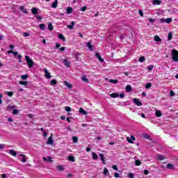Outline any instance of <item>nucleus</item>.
Listing matches in <instances>:
<instances>
[{
  "instance_id": "obj_50",
  "label": "nucleus",
  "mask_w": 178,
  "mask_h": 178,
  "mask_svg": "<svg viewBox=\"0 0 178 178\" xmlns=\"http://www.w3.org/2000/svg\"><path fill=\"white\" fill-rule=\"evenodd\" d=\"M128 177H129V178H134V174H133V173H129V174H128Z\"/></svg>"
},
{
  "instance_id": "obj_12",
  "label": "nucleus",
  "mask_w": 178,
  "mask_h": 178,
  "mask_svg": "<svg viewBox=\"0 0 178 178\" xmlns=\"http://www.w3.org/2000/svg\"><path fill=\"white\" fill-rule=\"evenodd\" d=\"M95 56L96 58H97V59H99V62H101L102 63H104V58H101V54H99V53H96Z\"/></svg>"
},
{
  "instance_id": "obj_39",
  "label": "nucleus",
  "mask_w": 178,
  "mask_h": 178,
  "mask_svg": "<svg viewBox=\"0 0 178 178\" xmlns=\"http://www.w3.org/2000/svg\"><path fill=\"white\" fill-rule=\"evenodd\" d=\"M28 78H29V75H27V74L21 76V79H22V80H26V79H28Z\"/></svg>"
},
{
  "instance_id": "obj_49",
  "label": "nucleus",
  "mask_w": 178,
  "mask_h": 178,
  "mask_svg": "<svg viewBox=\"0 0 178 178\" xmlns=\"http://www.w3.org/2000/svg\"><path fill=\"white\" fill-rule=\"evenodd\" d=\"M7 95H8V97H13V92H6Z\"/></svg>"
},
{
  "instance_id": "obj_23",
  "label": "nucleus",
  "mask_w": 178,
  "mask_h": 178,
  "mask_svg": "<svg viewBox=\"0 0 178 178\" xmlns=\"http://www.w3.org/2000/svg\"><path fill=\"white\" fill-rule=\"evenodd\" d=\"M75 23L74 22H71V25H67V29H69L70 30H73V26H74Z\"/></svg>"
},
{
  "instance_id": "obj_54",
  "label": "nucleus",
  "mask_w": 178,
  "mask_h": 178,
  "mask_svg": "<svg viewBox=\"0 0 178 178\" xmlns=\"http://www.w3.org/2000/svg\"><path fill=\"white\" fill-rule=\"evenodd\" d=\"M170 95L171 97H175V92H174L173 90H170Z\"/></svg>"
},
{
  "instance_id": "obj_41",
  "label": "nucleus",
  "mask_w": 178,
  "mask_h": 178,
  "mask_svg": "<svg viewBox=\"0 0 178 178\" xmlns=\"http://www.w3.org/2000/svg\"><path fill=\"white\" fill-rule=\"evenodd\" d=\"M172 32H170L169 33H168V41H171V40H172Z\"/></svg>"
},
{
  "instance_id": "obj_17",
  "label": "nucleus",
  "mask_w": 178,
  "mask_h": 178,
  "mask_svg": "<svg viewBox=\"0 0 178 178\" xmlns=\"http://www.w3.org/2000/svg\"><path fill=\"white\" fill-rule=\"evenodd\" d=\"M154 41L156 42H161L162 41V39L158 36V35L154 36Z\"/></svg>"
},
{
  "instance_id": "obj_36",
  "label": "nucleus",
  "mask_w": 178,
  "mask_h": 178,
  "mask_svg": "<svg viewBox=\"0 0 178 178\" xmlns=\"http://www.w3.org/2000/svg\"><path fill=\"white\" fill-rule=\"evenodd\" d=\"M92 156L93 159H95V160L98 159V155L97 154H95V152H93L92 154Z\"/></svg>"
},
{
  "instance_id": "obj_56",
  "label": "nucleus",
  "mask_w": 178,
  "mask_h": 178,
  "mask_svg": "<svg viewBox=\"0 0 178 178\" xmlns=\"http://www.w3.org/2000/svg\"><path fill=\"white\" fill-rule=\"evenodd\" d=\"M3 97V95L2 93H0V104H2V97Z\"/></svg>"
},
{
  "instance_id": "obj_29",
  "label": "nucleus",
  "mask_w": 178,
  "mask_h": 178,
  "mask_svg": "<svg viewBox=\"0 0 178 178\" xmlns=\"http://www.w3.org/2000/svg\"><path fill=\"white\" fill-rule=\"evenodd\" d=\"M110 97H111V98H118V97H119V94L112 93L110 95Z\"/></svg>"
},
{
  "instance_id": "obj_42",
  "label": "nucleus",
  "mask_w": 178,
  "mask_h": 178,
  "mask_svg": "<svg viewBox=\"0 0 178 178\" xmlns=\"http://www.w3.org/2000/svg\"><path fill=\"white\" fill-rule=\"evenodd\" d=\"M68 159H69V161H71L72 162H74V157L73 156H69Z\"/></svg>"
},
{
  "instance_id": "obj_9",
  "label": "nucleus",
  "mask_w": 178,
  "mask_h": 178,
  "mask_svg": "<svg viewBox=\"0 0 178 178\" xmlns=\"http://www.w3.org/2000/svg\"><path fill=\"white\" fill-rule=\"evenodd\" d=\"M44 76L46 77V79H51V73H49V72H48V70H47V68H44Z\"/></svg>"
},
{
  "instance_id": "obj_38",
  "label": "nucleus",
  "mask_w": 178,
  "mask_h": 178,
  "mask_svg": "<svg viewBox=\"0 0 178 178\" xmlns=\"http://www.w3.org/2000/svg\"><path fill=\"white\" fill-rule=\"evenodd\" d=\"M145 61V56H140L139 58V62L143 63Z\"/></svg>"
},
{
  "instance_id": "obj_33",
  "label": "nucleus",
  "mask_w": 178,
  "mask_h": 178,
  "mask_svg": "<svg viewBox=\"0 0 178 178\" xmlns=\"http://www.w3.org/2000/svg\"><path fill=\"white\" fill-rule=\"evenodd\" d=\"M48 29L50 31H52V30H54V26H52V23H49L48 24Z\"/></svg>"
},
{
  "instance_id": "obj_4",
  "label": "nucleus",
  "mask_w": 178,
  "mask_h": 178,
  "mask_svg": "<svg viewBox=\"0 0 178 178\" xmlns=\"http://www.w3.org/2000/svg\"><path fill=\"white\" fill-rule=\"evenodd\" d=\"M63 63L65 65V66H66V67H70V65H72L70 63V62L69 61V59H67V58H65L63 60Z\"/></svg>"
},
{
  "instance_id": "obj_10",
  "label": "nucleus",
  "mask_w": 178,
  "mask_h": 178,
  "mask_svg": "<svg viewBox=\"0 0 178 178\" xmlns=\"http://www.w3.org/2000/svg\"><path fill=\"white\" fill-rule=\"evenodd\" d=\"M99 158L102 161V163L104 165H106V161H105V156H104L103 154H99Z\"/></svg>"
},
{
  "instance_id": "obj_64",
  "label": "nucleus",
  "mask_w": 178,
  "mask_h": 178,
  "mask_svg": "<svg viewBox=\"0 0 178 178\" xmlns=\"http://www.w3.org/2000/svg\"><path fill=\"white\" fill-rule=\"evenodd\" d=\"M114 177H116V178L119 177V173L115 172V173L114 174Z\"/></svg>"
},
{
  "instance_id": "obj_18",
  "label": "nucleus",
  "mask_w": 178,
  "mask_h": 178,
  "mask_svg": "<svg viewBox=\"0 0 178 178\" xmlns=\"http://www.w3.org/2000/svg\"><path fill=\"white\" fill-rule=\"evenodd\" d=\"M167 169H175V165L172 163H168L166 166Z\"/></svg>"
},
{
  "instance_id": "obj_37",
  "label": "nucleus",
  "mask_w": 178,
  "mask_h": 178,
  "mask_svg": "<svg viewBox=\"0 0 178 178\" xmlns=\"http://www.w3.org/2000/svg\"><path fill=\"white\" fill-rule=\"evenodd\" d=\"M72 140H73V143H74V144H76V143H77V141H79V138L76 136H72Z\"/></svg>"
},
{
  "instance_id": "obj_25",
  "label": "nucleus",
  "mask_w": 178,
  "mask_h": 178,
  "mask_svg": "<svg viewBox=\"0 0 178 178\" xmlns=\"http://www.w3.org/2000/svg\"><path fill=\"white\" fill-rule=\"evenodd\" d=\"M125 90L127 92H131V86L130 85H127Z\"/></svg>"
},
{
  "instance_id": "obj_63",
  "label": "nucleus",
  "mask_w": 178,
  "mask_h": 178,
  "mask_svg": "<svg viewBox=\"0 0 178 178\" xmlns=\"http://www.w3.org/2000/svg\"><path fill=\"white\" fill-rule=\"evenodd\" d=\"M112 168L114 170H118V166L117 165H113Z\"/></svg>"
},
{
  "instance_id": "obj_2",
  "label": "nucleus",
  "mask_w": 178,
  "mask_h": 178,
  "mask_svg": "<svg viewBox=\"0 0 178 178\" xmlns=\"http://www.w3.org/2000/svg\"><path fill=\"white\" fill-rule=\"evenodd\" d=\"M172 60L178 62V51L177 50H172Z\"/></svg>"
},
{
  "instance_id": "obj_15",
  "label": "nucleus",
  "mask_w": 178,
  "mask_h": 178,
  "mask_svg": "<svg viewBox=\"0 0 178 178\" xmlns=\"http://www.w3.org/2000/svg\"><path fill=\"white\" fill-rule=\"evenodd\" d=\"M153 5H161L162 1L161 0H154L152 2Z\"/></svg>"
},
{
  "instance_id": "obj_22",
  "label": "nucleus",
  "mask_w": 178,
  "mask_h": 178,
  "mask_svg": "<svg viewBox=\"0 0 178 178\" xmlns=\"http://www.w3.org/2000/svg\"><path fill=\"white\" fill-rule=\"evenodd\" d=\"M79 113H81L82 115H87V111H86L83 108H80Z\"/></svg>"
},
{
  "instance_id": "obj_21",
  "label": "nucleus",
  "mask_w": 178,
  "mask_h": 178,
  "mask_svg": "<svg viewBox=\"0 0 178 178\" xmlns=\"http://www.w3.org/2000/svg\"><path fill=\"white\" fill-rule=\"evenodd\" d=\"M67 15H70L71 13H73V8H72V7H68L67 8Z\"/></svg>"
},
{
  "instance_id": "obj_11",
  "label": "nucleus",
  "mask_w": 178,
  "mask_h": 178,
  "mask_svg": "<svg viewBox=\"0 0 178 178\" xmlns=\"http://www.w3.org/2000/svg\"><path fill=\"white\" fill-rule=\"evenodd\" d=\"M43 161H44V162H50V163L53 162L52 157L51 156H47V158L43 157Z\"/></svg>"
},
{
  "instance_id": "obj_57",
  "label": "nucleus",
  "mask_w": 178,
  "mask_h": 178,
  "mask_svg": "<svg viewBox=\"0 0 178 178\" xmlns=\"http://www.w3.org/2000/svg\"><path fill=\"white\" fill-rule=\"evenodd\" d=\"M152 69H154V65H149V66L148 67V70H149V72H151V70H152Z\"/></svg>"
},
{
  "instance_id": "obj_30",
  "label": "nucleus",
  "mask_w": 178,
  "mask_h": 178,
  "mask_svg": "<svg viewBox=\"0 0 178 178\" xmlns=\"http://www.w3.org/2000/svg\"><path fill=\"white\" fill-rule=\"evenodd\" d=\"M156 118H161V116H162V113L161 112V111H156Z\"/></svg>"
},
{
  "instance_id": "obj_59",
  "label": "nucleus",
  "mask_w": 178,
  "mask_h": 178,
  "mask_svg": "<svg viewBox=\"0 0 178 178\" xmlns=\"http://www.w3.org/2000/svg\"><path fill=\"white\" fill-rule=\"evenodd\" d=\"M19 10H21V12H23V10H24V6H19Z\"/></svg>"
},
{
  "instance_id": "obj_7",
  "label": "nucleus",
  "mask_w": 178,
  "mask_h": 178,
  "mask_svg": "<svg viewBox=\"0 0 178 178\" xmlns=\"http://www.w3.org/2000/svg\"><path fill=\"white\" fill-rule=\"evenodd\" d=\"M46 144L49 145H54V140H52V134L49 137Z\"/></svg>"
},
{
  "instance_id": "obj_34",
  "label": "nucleus",
  "mask_w": 178,
  "mask_h": 178,
  "mask_svg": "<svg viewBox=\"0 0 178 178\" xmlns=\"http://www.w3.org/2000/svg\"><path fill=\"white\" fill-rule=\"evenodd\" d=\"M15 108H16V106L8 105L7 106V111H11L12 109H15Z\"/></svg>"
},
{
  "instance_id": "obj_52",
  "label": "nucleus",
  "mask_w": 178,
  "mask_h": 178,
  "mask_svg": "<svg viewBox=\"0 0 178 178\" xmlns=\"http://www.w3.org/2000/svg\"><path fill=\"white\" fill-rule=\"evenodd\" d=\"M79 55H80V54L78 53V54H76V56H75V59H76V62H79Z\"/></svg>"
},
{
  "instance_id": "obj_60",
  "label": "nucleus",
  "mask_w": 178,
  "mask_h": 178,
  "mask_svg": "<svg viewBox=\"0 0 178 178\" xmlns=\"http://www.w3.org/2000/svg\"><path fill=\"white\" fill-rule=\"evenodd\" d=\"M139 15L141 17L144 16V13H143V10H139Z\"/></svg>"
},
{
  "instance_id": "obj_55",
  "label": "nucleus",
  "mask_w": 178,
  "mask_h": 178,
  "mask_svg": "<svg viewBox=\"0 0 178 178\" xmlns=\"http://www.w3.org/2000/svg\"><path fill=\"white\" fill-rule=\"evenodd\" d=\"M160 22H161V23H166V19H165V18H161V19H160Z\"/></svg>"
},
{
  "instance_id": "obj_51",
  "label": "nucleus",
  "mask_w": 178,
  "mask_h": 178,
  "mask_svg": "<svg viewBox=\"0 0 178 178\" xmlns=\"http://www.w3.org/2000/svg\"><path fill=\"white\" fill-rule=\"evenodd\" d=\"M24 37H30V33L25 32L23 33Z\"/></svg>"
},
{
  "instance_id": "obj_26",
  "label": "nucleus",
  "mask_w": 178,
  "mask_h": 178,
  "mask_svg": "<svg viewBox=\"0 0 178 178\" xmlns=\"http://www.w3.org/2000/svg\"><path fill=\"white\" fill-rule=\"evenodd\" d=\"M58 84V81L56 79H53L50 81L51 86H56Z\"/></svg>"
},
{
  "instance_id": "obj_19",
  "label": "nucleus",
  "mask_w": 178,
  "mask_h": 178,
  "mask_svg": "<svg viewBox=\"0 0 178 178\" xmlns=\"http://www.w3.org/2000/svg\"><path fill=\"white\" fill-rule=\"evenodd\" d=\"M58 7V0H55L54 2L51 4V8H54V9H55V8Z\"/></svg>"
},
{
  "instance_id": "obj_53",
  "label": "nucleus",
  "mask_w": 178,
  "mask_h": 178,
  "mask_svg": "<svg viewBox=\"0 0 178 178\" xmlns=\"http://www.w3.org/2000/svg\"><path fill=\"white\" fill-rule=\"evenodd\" d=\"M35 17L38 20H42V17L41 15H38Z\"/></svg>"
},
{
  "instance_id": "obj_16",
  "label": "nucleus",
  "mask_w": 178,
  "mask_h": 178,
  "mask_svg": "<svg viewBox=\"0 0 178 178\" xmlns=\"http://www.w3.org/2000/svg\"><path fill=\"white\" fill-rule=\"evenodd\" d=\"M86 46L88 48H89L90 51H94V49L92 48V45L91 44V42H87Z\"/></svg>"
},
{
  "instance_id": "obj_13",
  "label": "nucleus",
  "mask_w": 178,
  "mask_h": 178,
  "mask_svg": "<svg viewBox=\"0 0 178 178\" xmlns=\"http://www.w3.org/2000/svg\"><path fill=\"white\" fill-rule=\"evenodd\" d=\"M9 154L10 155H11L12 156H16V155H17V153L16 152V151H15V149H10L9 151Z\"/></svg>"
},
{
  "instance_id": "obj_6",
  "label": "nucleus",
  "mask_w": 178,
  "mask_h": 178,
  "mask_svg": "<svg viewBox=\"0 0 178 178\" xmlns=\"http://www.w3.org/2000/svg\"><path fill=\"white\" fill-rule=\"evenodd\" d=\"M133 102H134L135 105H137V106H141L143 105V103L138 100V99H133Z\"/></svg>"
},
{
  "instance_id": "obj_24",
  "label": "nucleus",
  "mask_w": 178,
  "mask_h": 178,
  "mask_svg": "<svg viewBox=\"0 0 178 178\" xmlns=\"http://www.w3.org/2000/svg\"><path fill=\"white\" fill-rule=\"evenodd\" d=\"M39 28L40 29V30H45V29H47V26H45V24H39Z\"/></svg>"
},
{
  "instance_id": "obj_44",
  "label": "nucleus",
  "mask_w": 178,
  "mask_h": 178,
  "mask_svg": "<svg viewBox=\"0 0 178 178\" xmlns=\"http://www.w3.org/2000/svg\"><path fill=\"white\" fill-rule=\"evenodd\" d=\"M165 23H168L169 24V23H172V18L169 17V18H167L165 19Z\"/></svg>"
},
{
  "instance_id": "obj_20",
  "label": "nucleus",
  "mask_w": 178,
  "mask_h": 178,
  "mask_svg": "<svg viewBox=\"0 0 178 178\" xmlns=\"http://www.w3.org/2000/svg\"><path fill=\"white\" fill-rule=\"evenodd\" d=\"M64 84H65V86H66L67 87V88L71 89L73 88V86H72V84L69 83V82H67V81H65Z\"/></svg>"
},
{
  "instance_id": "obj_8",
  "label": "nucleus",
  "mask_w": 178,
  "mask_h": 178,
  "mask_svg": "<svg viewBox=\"0 0 178 178\" xmlns=\"http://www.w3.org/2000/svg\"><path fill=\"white\" fill-rule=\"evenodd\" d=\"M31 13H32V15H34V16H35L36 15H38V8H31Z\"/></svg>"
},
{
  "instance_id": "obj_46",
  "label": "nucleus",
  "mask_w": 178,
  "mask_h": 178,
  "mask_svg": "<svg viewBox=\"0 0 178 178\" xmlns=\"http://www.w3.org/2000/svg\"><path fill=\"white\" fill-rule=\"evenodd\" d=\"M65 111L67 112H70L72 111V108H70V106H65Z\"/></svg>"
},
{
  "instance_id": "obj_47",
  "label": "nucleus",
  "mask_w": 178,
  "mask_h": 178,
  "mask_svg": "<svg viewBox=\"0 0 178 178\" xmlns=\"http://www.w3.org/2000/svg\"><path fill=\"white\" fill-rule=\"evenodd\" d=\"M17 113H19V110H13V115H17Z\"/></svg>"
},
{
  "instance_id": "obj_14",
  "label": "nucleus",
  "mask_w": 178,
  "mask_h": 178,
  "mask_svg": "<svg viewBox=\"0 0 178 178\" xmlns=\"http://www.w3.org/2000/svg\"><path fill=\"white\" fill-rule=\"evenodd\" d=\"M18 156H22V159H21V162H22L23 163H24V162H26V155L24 154H19Z\"/></svg>"
},
{
  "instance_id": "obj_31",
  "label": "nucleus",
  "mask_w": 178,
  "mask_h": 178,
  "mask_svg": "<svg viewBox=\"0 0 178 178\" xmlns=\"http://www.w3.org/2000/svg\"><path fill=\"white\" fill-rule=\"evenodd\" d=\"M19 84L21 86H27V84H29V81H20Z\"/></svg>"
},
{
  "instance_id": "obj_27",
  "label": "nucleus",
  "mask_w": 178,
  "mask_h": 178,
  "mask_svg": "<svg viewBox=\"0 0 178 178\" xmlns=\"http://www.w3.org/2000/svg\"><path fill=\"white\" fill-rule=\"evenodd\" d=\"M56 168L58 170H60V172H63V170H65L63 165H57Z\"/></svg>"
},
{
  "instance_id": "obj_3",
  "label": "nucleus",
  "mask_w": 178,
  "mask_h": 178,
  "mask_svg": "<svg viewBox=\"0 0 178 178\" xmlns=\"http://www.w3.org/2000/svg\"><path fill=\"white\" fill-rule=\"evenodd\" d=\"M127 141H128L130 144H134V141H136V137L134 136H131L130 137L127 138Z\"/></svg>"
},
{
  "instance_id": "obj_62",
  "label": "nucleus",
  "mask_w": 178,
  "mask_h": 178,
  "mask_svg": "<svg viewBox=\"0 0 178 178\" xmlns=\"http://www.w3.org/2000/svg\"><path fill=\"white\" fill-rule=\"evenodd\" d=\"M120 98H124V93L122 92L120 95Z\"/></svg>"
},
{
  "instance_id": "obj_32",
  "label": "nucleus",
  "mask_w": 178,
  "mask_h": 178,
  "mask_svg": "<svg viewBox=\"0 0 178 178\" xmlns=\"http://www.w3.org/2000/svg\"><path fill=\"white\" fill-rule=\"evenodd\" d=\"M119 81L118 79H110L109 83H111L113 84H116V83H118Z\"/></svg>"
},
{
  "instance_id": "obj_43",
  "label": "nucleus",
  "mask_w": 178,
  "mask_h": 178,
  "mask_svg": "<svg viewBox=\"0 0 178 178\" xmlns=\"http://www.w3.org/2000/svg\"><path fill=\"white\" fill-rule=\"evenodd\" d=\"M152 86V83H148L146 84L145 88H147V89L151 88Z\"/></svg>"
},
{
  "instance_id": "obj_40",
  "label": "nucleus",
  "mask_w": 178,
  "mask_h": 178,
  "mask_svg": "<svg viewBox=\"0 0 178 178\" xmlns=\"http://www.w3.org/2000/svg\"><path fill=\"white\" fill-rule=\"evenodd\" d=\"M135 165H136V166H140V165H141V161L140 160H136Z\"/></svg>"
},
{
  "instance_id": "obj_61",
  "label": "nucleus",
  "mask_w": 178,
  "mask_h": 178,
  "mask_svg": "<svg viewBox=\"0 0 178 178\" xmlns=\"http://www.w3.org/2000/svg\"><path fill=\"white\" fill-rule=\"evenodd\" d=\"M27 116H28V118H30L31 119L34 118V115L33 114H28Z\"/></svg>"
},
{
  "instance_id": "obj_48",
  "label": "nucleus",
  "mask_w": 178,
  "mask_h": 178,
  "mask_svg": "<svg viewBox=\"0 0 178 178\" xmlns=\"http://www.w3.org/2000/svg\"><path fill=\"white\" fill-rule=\"evenodd\" d=\"M108 168H104V170L103 171L104 175H108Z\"/></svg>"
},
{
  "instance_id": "obj_5",
  "label": "nucleus",
  "mask_w": 178,
  "mask_h": 178,
  "mask_svg": "<svg viewBox=\"0 0 178 178\" xmlns=\"http://www.w3.org/2000/svg\"><path fill=\"white\" fill-rule=\"evenodd\" d=\"M156 160L157 161H165L166 159V156L161 155V154H158L156 156Z\"/></svg>"
},
{
  "instance_id": "obj_28",
  "label": "nucleus",
  "mask_w": 178,
  "mask_h": 178,
  "mask_svg": "<svg viewBox=\"0 0 178 178\" xmlns=\"http://www.w3.org/2000/svg\"><path fill=\"white\" fill-rule=\"evenodd\" d=\"M58 38L60 40H62V41H66V39L65 38V36H63V34H62V33H60L58 35Z\"/></svg>"
},
{
  "instance_id": "obj_1",
  "label": "nucleus",
  "mask_w": 178,
  "mask_h": 178,
  "mask_svg": "<svg viewBox=\"0 0 178 178\" xmlns=\"http://www.w3.org/2000/svg\"><path fill=\"white\" fill-rule=\"evenodd\" d=\"M25 59L26 60V63L30 69L34 66V61L29 56H25Z\"/></svg>"
},
{
  "instance_id": "obj_35",
  "label": "nucleus",
  "mask_w": 178,
  "mask_h": 178,
  "mask_svg": "<svg viewBox=\"0 0 178 178\" xmlns=\"http://www.w3.org/2000/svg\"><path fill=\"white\" fill-rule=\"evenodd\" d=\"M82 80H83V81H85V83H88V79L87 78V76L86 75H83L82 76Z\"/></svg>"
},
{
  "instance_id": "obj_45",
  "label": "nucleus",
  "mask_w": 178,
  "mask_h": 178,
  "mask_svg": "<svg viewBox=\"0 0 178 178\" xmlns=\"http://www.w3.org/2000/svg\"><path fill=\"white\" fill-rule=\"evenodd\" d=\"M80 10L81 12H86V10H87V7L86 6H83V7L81 8Z\"/></svg>"
},
{
  "instance_id": "obj_58",
  "label": "nucleus",
  "mask_w": 178,
  "mask_h": 178,
  "mask_svg": "<svg viewBox=\"0 0 178 178\" xmlns=\"http://www.w3.org/2000/svg\"><path fill=\"white\" fill-rule=\"evenodd\" d=\"M144 138H146L147 140H149V136L148 134H145L143 136Z\"/></svg>"
}]
</instances>
